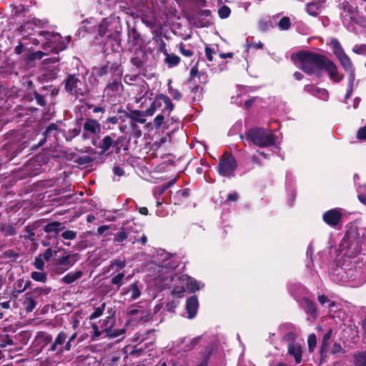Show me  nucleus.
I'll list each match as a JSON object with an SVG mask.
<instances>
[{
    "mask_svg": "<svg viewBox=\"0 0 366 366\" xmlns=\"http://www.w3.org/2000/svg\"><path fill=\"white\" fill-rule=\"evenodd\" d=\"M168 92L173 99L179 101L182 99V94L177 89L169 86Z\"/></svg>",
    "mask_w": 366,
    "mask_h": 366,
    "instance_id": "56",
    "label": "nucleus"
},
{
    "mask_svg": "<svg viewBox=\"0 0 366 366\" xmlns=\"http://www.w3.org/2000/svg\"><path fill=\"white\" fill-rule=\"evenodd\" d=\"M93 162L94 159L88 155L79 157L74 160V162L78 164L79 165L89 164Z\"/></svg>",
    "mask_w": 366,
    "mask_h": 366,
    "instance_id": "47",
    "label": "nucleus"
},
{
    "mask_svg": "<svg viewBox=\"0 0 366 366\" xmlns=\"http://www.w3.org/2000/svg\"><path fill=\"white\" fill-rule=\"evenodd\" d=\"M64 133L65 131L61 129L57 123H49L48 125H45L44 129L41 133V137L39 139L36 144L31 145V149L32 151H36L39 147L44 146L47 142H50V145L57 144L59 142L58 134L60 133Z\"/></svg>",
    "mask_w": 366,
    "mask_h": 366,
    "instance_id": "4",
    "label": "nucleus"
},
{
    "mask_svg": "<svg viewBox=\"0 0 366 366\" xmlns=\"http://www.w3.org/2000/svg\"><path fill=\"white\" fill-rule=\"evenodd\" d=\"M326 71L330 76V78L333 80L335 82H340L342 81V79L344 77V75H339V72L337 70V68L335 63L329 59L328 62L327 63L325 69H323Z\"/></svg>",
    "mask_w": 366,
    "mask_h": 366,
    "instance_id": "20",
    "label": "nucleus"
},
{
    "mask_svg": "<svg viewBox=\"0 0 366 366\" xmlns=\"http://www.w3.org/2000/svg\"><path fill=\"white\" fill-rule=\"evenodd\" d=\"M118 113L123 114L124 117L129 119L132 121L130 123V127L132 129H136L137 127V122L144 124L146 122V119L144 117L147 116V109L144 111H140L138 109L130 110L129 112H127L124 109H119Z\"/></svg>",
    "mask_w": 366,
    "mask_h": 366,
    "instance_id": "9",
    "label": "nucleus"
},
{
    "mask_svg": "<svg viewBox=\"0 0 366 366\" xmlns=\"http://www.w3.org/2000/svg\"><path fill=\"white\" fill-rule=\"evenodd\" d=\"M182 279L183 281H185L187 288L191 292H195L196 291L199 290V282L194 278L188 275H184L182 277Z\"/></svg>",
    "mask_w": 366,
    "mask_h": 366,
    "instance_id": "27",
    "label": "nucleus"
},
{
    "mask_svg": "<svg viewBox=\"0 0 366 366\" xmlns=\"http://www.w3.org/2000/svg\"><path fill=\"white\" fill-rule=\"evenodd\" d=\"M287 353L294 357L296 364L302 362V348L300 344L295 341L290 342L287 346Z\"/></svg>",
    "mask_w": 366,
    "mask_h": 366,
    "instance_id": "17",
    "label": "nucleus"
},
{
    "mask_svg": "<svg viewBox=\"0 0 366 366\" xmlns=\"http://www.w3.org/2000/svg\"><path fill=\"white\" fill-rule=\"evenodd\" d=\"M297 58L300 63V68L307 74H316L320 77L321 71L325 69L329 58L319 53L302 50L297 53Z\"/></svg>",
    "mask_w": 366,
    "mask_h": 366,
    "instance_id": "1",
    "label": "nucleus"
},
{
    "mask_svg": "<svg viewBox=\"0 0 366 366\" xmlns=\"http://www.w3.org/2000/svg\"><path fill=\"white\" fill-rule=\"evenodd\" d=\"M45 55V53L41 51L31 52L28 54L27 59L29 61L40 60Z\"/></svg>",
    "mask_w": 366,
    "mask_h": 366,
    "instance_id": "55",
    "label": "nucleus"
},
{
    "mask_svg": "<svg viewBox=\"0 0 366 366\" xmlns=\"http://www.w3.org/2000/svg\"><path fill=\"white\" fill-rule=\"evenodd\" d=\"M116 137V134H111L109 135L104 136L99 142L97 147L100 149L99 152V155L102 156L104 154H109L111 152H109L112 147H114L117 145L116 141L114 138Z\"/></svg>",
    "mask_w": 366,
    "mask_h": 366,
    "instance_id": "12",
    "label": "nucleus"
},
{
    "mask_svg": "<svg viewBox=\"0 0 366 366\" xmlns=\"http://www.w3.org/2000/svg\"><path fill=\"white\" fill-rule=\"evenodd\" d=\"M237 162L232 154H224L219 160L218 172L222 177H234Z\"/></svg>",
    "mask_w": 366,
    "mask_h": 366,
    "instance_id": "7",
    "label": "nucleus"
},
{
    "mask_svg": "<svg viewBox=\"0 0 366 366\" xmlns=\"http://www.w3.org/2000/svg\"><path fill=\"white\" fill-rule=\"evenodd\" d=\"M302 307L305 312L314 319L318 316L316 304L308 298L302 300Z\"/></svg>",
    "mask_w": 366,
    "mask_h": 366,
    "instance_id": "22",
    "label": "nucleus"
},
{
    "mask_svg": "<svg viewBox=\"0 0 366 366\" xmlns=\"http://www.w3.org/2000/svg\"><path fill=\"white\" fill-rule=\"evenodd\" d=\"M119 118L117 116L108 117L105 120L102 121V127L104 130L112 129L113 125H116L119 123Z\"/></svg>",
    "mask_w": 366,
    "mask_h": 366,
    "instance_id": "32",
    "label": "nucleus"
},
{
    "mask_svg": "<svg viewBox=\"0 0 366 366\" xmlns=\"http://www.w3.org/2000/svg\"><path fill=\"white\" fill-rule=\"evenodd\" d=\"M30 336L31 335L29 331L24 330L15 335V336L13 338H14V340L16 342V345L18 342L22 345H26L28 342Z\"/></svg>",
    "mask_w": 366,
    "mask_h": 366,
    "instance_id": "31",
    "label": "nucleus"
},
{
    "mask_svg": "<svg viewBox=\"0 0 366 366\" xmlns=\"http://www.w3.org/2000/svg\"><path fill=\"white\" fill-rule=\"evenodd\" d=\"M153 40L158 44V51L166 54L167 51V44L162 38V32L159 31L156 33V35L153 37Z\"/></svg>",
    "mask_w": 366,
    "mask_h": 366,
    "instance_id": "34",
    "label": "nucleus"
},
{
    "mask_svg": "<svg viewBox=\"0 0 366 366\" xmlns=\"http://www.w3.org/2000/svg\"><path fill=\"white\" fill-rule=\"evenodd\" d=\"M342 9L344 12L347 14H354L356 11V8L352 6L348 1H344L342 3Z\"/></svg>",
    "mask_w": 366,
    "mask_h": 366,
    "instance_id": "60",
    "label": "nucleus"
},
{
    "mask_svg": "<svg viewBox=\"0 0 366 366\" xmlns=\"http://www.w3.org/2000/svg\"><path fill=\"white\" fill-rule=\"evenodd\" d=\"M16 342L12 336L7 334H0V347L4 348L9 345H14Z\"/></svg>",
    "mask_w": 366,
    "mask_h": 366,
    "instance_id": "36",
    "label": "nucleus"
},
{
    "mask_svg": "<svg viewBox=\"0 0 366 366\" xmlns=\"http://www.w3.org/2000/svg\"><path fill=\"white\" fill-rule=\"evenodd\" d=\"M185 292L184 286L177 285L173 287L172 290V294L177 295L178 297H182L184 296V293Z\"/></svg>",
    "mask_w": 366,
    "mask_h": 366,
    "instance_id": "63",
    "label": "nucleus"
},
{
    "mask_svg": "<svg viewBox=\"0 0 366 366\" xmlns=\"http://www.w3.org/2000/svg\"><path fill=\"white\" fill-rule=\"evenodd\" d=\"M279 27L282 30H287L291 26L290 19L287 16H283L278 23Z\"/></svg>",
    "mask_w": 366,
    "mask_h": 366,
    "instance_id": "51",
    "label": "nucleus"
},
{
    "mask_svg": "<svg viewBox=\"0 0 366 366\" xmlns=\"http://www.w3.org/2000/svg\"><path fill=\"white\" fill-rule=\"evenodd\" d=\"M64 229V223L58 221L51 222L44 227V231L47 233L50 239H56L59 232Z\"/></svg>",
    "mask_w": 366,
    "mask_h": 366,
    "instance_id": "14",
    "label": "nucleus"
},
{
    "mask_svg": "<svg viewBox=\"0 0 366 366\" xmlns=\"http://www.w3.org/2000/svg\"><path fill=\"white\" fill-rule=\"evenodd\" d=\"M105 306H106V303L104 302L99 307H95L94 312H92L90 315L89 319L94 320V319L100 317L103 314V312L105 310Z\"/></svg>",
    "mask_w": 366,
    "mask_h": 366,
    "instance_id": "48",
    "label": "nucleus"
},
{
    "mask_svg": "<svg viewBox=\"0 0 366 366\" xmlns=\"http://www.w3.org/2000/svg\"><path fill=\"white\" fill-rule=\"evenodd\" d=\"M133 52L135 56L131 58V64L138 69L143 68L147 59L146 51L143 48H135Z\"/></svg>",
    "mask_w": 366,
    "mask_h": 366,
    "instance_id": "15",
    "label": "nucleus"
},
{
    "mask_svg": "<svg viewBox=\"0 0 366 366\" xmlns=\"http://www.w3.org/2000/svg\"><path fill=\"white\" fill-rule=\"evenodd\" d=\"M202 73L198 70V61L192 67L189 73V78L187 80L188 84H193L195 76L200 78Z\"/></svg>",
    "mask_w": 366,
    "mask_h": 366,
    "instance_id": "41",
    "label": "nucleus"
},
{
    "mask_svg": "<svg viewBox=\"0 0 366 366\" xmlns=\"http://www.w3.org/2000/svg\"><path fill=\"white\" fill-rule=\"evenodd\" d=\"M352 51L357 54L365 55L366 54V44H355L352 48Z\"/></svg>",
    "mask_w": 366,
    "mask_h": 366,
    "instance_id": "58",
    "label": "nucleus"
},
{
    "mask_svg": "<svg viewBox=\"0 0 366 366\" xmlns=\"http://www.w3.org/2000/svg\"><path fill=\"white\" fill-rule=\"evenodd\" d=\"M39 36L43 37L45 42L43 43V49H46L51 48V51L57 54L59 51L66 49V44L70 41V37L66 39V43L64 41H61V36L59 34H54L47 31H41Z\"/></svg>",
    "mask_w": 366,
    "mask_h": 366,
    "instance_id": "5",
    "label": "nucleus"
},
{
    "mask_svg": "<svg viewBox=\"0 0 366 366\" xmlns=\"http://www.w3.org/2000/svg\"><path fill=\"white\" fill-rule=\"evenodd\" d=\"M31 277L36 281L45 283L47 281V274L44 272H32Z\"/></svg>",
    "mask_w": 366,
    "mask_h": 366,
    "instance_id": "40",
    "label": "nucleus"
},
{
    "mask_svg": "<svg viewBox=\"0 0 366 366\" xmlns=\"http://www.w3.org/2000/svg\"><path fill=\"white\" fill-rule=\"evenodd\" d=\"M34 265L38 270L42 271L44 269V262L39 255L36 256L34 259Z\"/></svg>",
    "mask_w": 366,
    "mask_h": 366,
    "instance_id": "61",
    "label": "nucleus"
},
{
    "mask_svg": "<svg viewBox=\"0 0 366 366\" xmlns=\"http://www.w3.org/2000/svg\"><path fill=\"white\" fill-rule=\"evenodd\" d=\"M46 97V93L43 92L42 90L37 91L34 90L33 92H28L26 94V97L30 101H36V104L40 107H45L47 104V102L45 99Z\"/></svg>",
    "mask_w": 366,
    "mask_h": 366,
    "instance_id": "19",
    "label": "nucleus"
},
{
    "mask_svg": "<svg viewBox=\"0 0 366 366\" xmlns=\"http://www.w3.org/2000/svg\"><path fill=\"white\" fill-rule=\"evenodd\" d=\"M83 130L89 132L90 134L97 135L102 130V124L96 119L86 118L83 125Z\"/></svg>",
    "mask_w": 366,
    "mask_h": 366,
    "instance_id": "16",
    "label": "nucleus"
},
{
    "mask_svg": "<svg viewBox=\"0 0 366 366\" xmlns=\"http://www.w3.org/2000/svg\"><path fill=\"white\" fill-rule=\"evenodd\" d=\"M330 345V342L328 341H322L321 346L320 348V360L323 361L326 359L327 356V352H328V347Z\"/></svg>",
    "mask_w": 366,
    "mask_h": 366,
    "instance_id": "44",
    "label": "nucleus"
},
{
    "mask_svg": "<svg viewBox=\"0 0 366 366\" xmlns=\"http://www.w3.org/2000/svg\"><path fill=\"white\" fill-rule=\"evenodd\" d=\"M142 284L139 281H135L128 287H123L121 291L122 295L130 294L129 301L137 300L142 295Z\"/></svg>",
    "mask_w": 366,
    "mask_h": 366,
    "instance_id": "11",
    "label": "nucleus"
},
{
    "mask_svg": "<svg viewBox=\"0 0 366 366\" xmlns=\"http://www.w3.org/2000/svg\"><path fill=\"white\" fill-rule=\"evenodd\" d=\"M39 337L43 342V347H46L49 344L51 345L54 342L52 335L46 332H41Z\"/></svg>",
    "mask_w": 366,
    "mask_h": 366,
    "instance_id": "46",
    "label": "nucleus"
},
{
    "mask_svg": "<svg viewBox=\"0 0 366 366\" xmlns=\"http://www.w3.org/2000/svg\"><path fill=\"white\" fill-rule=\"evenodd\" d=\"M174 105L172 102L170 98L163 94H157L154 101L147 109V116H152L158 109L162 110L164 114L169 115L170 112L174 109Z\"/></svg>",
    "mask_w": 366,
    "mask_h": 366,
    "instance_id": "6",
    "label": "nucleus"
},
{
    "mask_svg": "<svg viewBox=\"0 0 366 366\" xmlns=\"http://www.w3.org/2000/svg\"><path fill=\"white\" fill-rule=\"evenodd\" d=\"M342 214L339 209L335 208L325 212L322 214L323 221L332 227H336L342 221Z\"/></svg>",
    "mask_w": 366,
    "mask_h": 366,
    "instance_id": "10",
    "label": "nucleus"
},
{
    "mask_svg": "<svg viewBox=\"0 0 366 366\" xmlns=\"http://www.w3.org/2000/svg\"><path fill=\"white\" fill-rule=\"evenodd\" d=\"M164 115L165 114L162 113V114H158L154 119L153 123H154V127L155 129H158L162 125L164 119Z\"/></svg>",
    "mask_w": 366,
    "mask_h": 366,
    "instance_id": "62",
    "label": "nucleus"
},
{
    "mask_svg": "<svg viewBox=\"0 0 366 366\" xmlns=\"http://www.w3.org/2000/svg\"><path fill=\"white\" fill-rule=\"evenodd\" d=\"M199 308V301L197 295L189 297L186 302V310L188 314V318H194Z\"/></svg>",
    "mask_w": 366,
    "mask_h": 366,
    "instance_id": "18",
    "label": "nucleus"
},
{
    "mask_svg": "<svg viewBox=\"0 0 366 366\" xmlns=\"http://www.w3.org/2000/svg\"><path fill=\"white\" fill-rule=\"evenodd\" d=\"M163 54L165 56L164 63L169 68L177 66L181 61L180 57L173 53L169 54L166 51V54Z\"/></svg>",
    "mask_w": 366,
    "mask_h": 366,
    "instance_id": "26",
    "label": "nucleus"
},
{
    "mask_svg": "<svg viewBox=\"0 0 366 366\" xmlns=\"http://www.w3.org/2000/svg\"><path fill=\"white\" fill-rule=\"evenodd\" d=\"M0 232L4 236H14L16 234V229L11 224L0 223Z\"/></svg>",
    "mask_w": 366,
    "mask_h": 366,
    "instance_id": "33",
    "label": "nucleus"
},
{
    "mask_svg": "<svg viewBox=\"0 0 366 366\" xmlns=\"http://www.w3.org/2000/svg\"><path fill=\"white\" fill-rule=\"evenodd\" d=\"M67 269H68L66 267L61 265L55 264V263L54 262L51 272L54 274H61Z\"/></svg>",
    "mask_w": 366,
    "mask_h": 366,
    "instance_id": "59",
    "label": "nucleus"
},
{
    "mask_svg": "<svg viewBox=\"0 0 366 366\" xmlns=\"http://www.w3.org/2000/svg\"><path fill=\"white\" fill-rule=\"evenodd\" d=\"M121 78L122 74L117 75L111 83H109L106 89L111 90L113 92H117L119 90L120 86H122L121 84Z\"/></svg>",
    "mask_w": 366,
    "mask_h": 366,
    "instance_id": "37",
    "label": "nucleus"
},
{
    "mask_svg": "<svg viewBox=\"0 0 366 366\" xmlns=\"http://www.w3.org/2000/svg\"><path fill=\"white\" fill-rule=\"evenodd\" d=\"M19 257V254L14 249H7L3 253V257L5 259H9L11 261H16Z\"/></svg>",
    "mask_w": 366,
    "mask_h": 366,
    "instance_id": "54",
    "label": "nucleus"
},
{
    "mask_svg": "<svg viewBox=\"0 0 366 366\" xmlns=\"http://www.w3.org/2000/svg\"><path fill=\"white\" fill-rule=\"evenodd\" d=\"M124 277V274L123 272L119 273L112 278L111 282L114 285H117L118 287H120L122 285H124V282H123Z\"/></svg>",
    "mask_w": 366,
    "mask_h": 366,
    "instance_id": "52",
    "label": "nucleus"
},
{
    "mask_svg": "<svg viewBox=\"0 0 366 366\" xmlns=\"http://www.w3.org/2000/svg\"><path fill=\"white\" fill-rule=\"evenodd\" d=\"M81 131V128L80 126L69 129L66 134L65 135L66 141L71 142L74 138L80 134Z\"/></svg>",
    "mask_w": 366,
    "mask_h": 366,
    "instance_id": "39",
    "label": "nucleus"
},
{
    "mask_svg": "<svg viewBox=\"0 0 366 366\" xmlns=\"http://www.w3.org/2000/svg\"><path fill=\"white\" fill-rule=\"evenodd\" d=\"M67 339L66 330L60 331L54 342L51 344L48 352H51L56 356L61 355L64 352H69L71 350L70 342H67Z\"/></svg>",
    "mask_w": 366,
    "mask_h": 366,
    "instance_id": "8",
    "label": "nucleus"
},
{
    "mask_svg": "<svg viewBox=\"0 0 366 366\" xmlns=\"http://www.w3.org/2000/svg\"><path fill=\"white\" fill-rule=\"evenodd\" d=\"M108 235H113L112 233L107 234ZM128 237L127 232L124 229L123 227H122V230L117 234H114L113 242L116 244H122V243L126 240Z\"/></svg>",
    "mask_w": 366,
    "mask_h": 366,
    "instance_id": "35",
    "label": "nucleus"
},
{
    "mask_svg": "<svg viewBox=\"0 0 366 366\" xmlns=\"http://www.w3.org/2000/svg\"><path fill=\"white\" fill-rule=\"evenodd\" d=\"M308 350L310 352H313L317 345V337L315 334L311 333L307 337Z\"/></svg>",
    "mask_w": 366,
    "mask_h": 366,
    "instance_id": "49",
    "label": "nucleus"
},
{
    "mask_svg": "<svg viewBox=\"0 0 366 366\" xmlns=\"http://www.w3.org/2000/svg\"><path fill=\"white\" fill-rule=\"evenodd\" d=\"M247 140L259 147H267L275 144L276 137L269 130L262 127H254L244 133Z\"/></svg>",
    "mask_w": 366,
    "mask_h": 366,
    "instance_id": "2",
    "label": "nucleus"
},
{
    "mask_svg": "<svg viewBox=\"0 0 366 366\" xmlns=\"http://www.w3.org/2000/svg\"><path fill=\"white\" fill-rule=\"evenodd\" d=\"M231 9L228 6L223 5L218 9V15L220 19H226L229 16Z\"/></svg>",
    "mask_w": 366,
    "mask_h": 366,
    "instance_id": "50",
    "label": "nucleus"
},
{
    "mask_svg": "<svg viewBox=\"0 0 366 366\" xmlns=\"http://www.w3.org/2000/svg\"><path fill=\"white\" fill-rule=\"evenodd\" d=\"M213 24L212 11L209 9H201L197 12V27H209Z\"/></svg>",
    "mask_w": 366,
    "mask_h": 366,
    "instance_id": "13",
    "label": "nucleus"
},
{
    "mask_svg": "<svg viewBox=\"0 0 366 366\" xmlns=\"http://www.w3.org/2000/svg\"><path fill=\"white\" fill-rule=\"evenodd\" d=\"M325 1V0H318L317 1H312L308 3L306 6L307 12L312 16H318L321 4Z\"/></svg>",
    "mask_w": 366,
    "mask_h": 366,
    "instance_id": "25",
    "label": "nucleus"
},
{
    "mask_svg": "<svg viewBox=\"0 0 366 366\" xmlns=\"http://www.w3.org/2000/svg\"><path fill=\"white\" fill-rule=\"evenodd\" d=\"M51 292L50 287H35L31 291L27 292L26 293L31 295L34 299H38L41 295H46Z\"/></svg>",
    "mask_w": 366,
    "mask_h": 366,
    "instance_id": "28",
    "label": "nucleus"
},
{
    "mask_svg": "<svg viewBox=\"0 0 366 366\" xmlns=\"http://www.w3.org/2000/svg\"><path fill=\"white\" fill-rule=\"evenodd\" d=\"M128 36L132 41V49L134 50L135 48H142L144 40L136 27L129 29ZM130 49H132V48Z\"/></svg>",
    "mask_w": 366,
    "mask_h": 366,
    "instance_id": "21",
    "label": "nucleus"
},
{
    "mask_svg": "<svg viewBox=\"0 0 366 366\" xmlns=\"http://www.w3.org/2000/svg\"><path fill=\"white\" fill-rule=\"evenodd\" d=\"M23 305L26 312H31L36 306V299L26 293L25 298L23 302Z\"/></svg>",
    "mask_w": 366,
    "mask_h": 366,
    "instance_id": "30",
    "label": "nucleus"
},
{
    "mask_svg": "<svg viewBox=\"0 0 366 366\" xmlns=\"http://www.w3.org/2000/svg\"><path fill=\"white\" fill-rule=\"evenodd\" d=\"M76 235H77V232L74 231V230H66V231L63 232L61 234V237L64 239H69V240H73V239H76Z\"/></svg>",
    "mask_w": 366,
    "mask_h": 366,
    "instance_id": "57",
    "label": "nucleus"
},
{
    "mask_svg": "<svg viewBox=\"0 0 366 366\" xmlns=\"http://www.w3.org/2000/svg\"><path fill=\"white\" fill-rule=\"evenodd\" d=\"M66 336L68 337L67 342H70V348L75 347L78 343H79L82 340H79L76 344H74L76 337L77 333L76 332L70 334V332L66 330Z\"/></svg>",
    "mask_w": 366,
    "mask_h": 366,
    "instance_id": "53",
    "label": "nucleus"
},
{
    "mask_svg": "<svg viewBox=\"0 0 366 366\" xmlns=\"http://www.w3.org/2000/svg\"><path fill=\"white\" fill-rule=\"evenodd\" d=\"M338 60L345 71H347L349 70H351L352 69H354L350 57L347 55L342 57L341 59H340Z\"/></svg>",
    "mask_w": 366,
    "mask_h": 366,
    "instance_id": "42",
    "label": "nucleus"
},
{
    "mask_svg": "<svg viewBox=\"0 0 366 366\" xmlns=\"http://www.w3.org/2000/svg\"><path fill=\"white\" fill-rule=\"evenodd\" d=\"M71 257L72 255L71 254L62 255L61 257L54 258L53 262H54L55 264L61 265L69 269L76 262L75 259H71Z\"/></svg>",
    "mask_w": 366,
    "mask_h": 366,
    "instance_id": "24",
    "label": "nucleus"
},
{
    "mask_svg": "<svg viewBox=\"0 0 366 366\" xmlns=\"http://www.w3.org/2000/svg\"><path fill=\"white\" fill-rule=\"evenodd\" d=\"M178 50L179 53L186 57H191L194 55V51L190 49H187L186 46L183 42H180L177 45Z\"/></svg>",
    "mask_w": 366,
    "mask_h": 366,
    "instance_id": "45",
    "label": "nucleus"
},
{
    "mask_svg": "<svg viewBox=\"0 0 366 366\" xmlns=\"http://www.w3.org/2000/svg\"><path fill=\"white\" fill-rule=\"evenodd\" d=\"M357 138L360 140H366V124L357 130Z\"/></svg>",
    "mask_w": 366,
    "mask_h": 366,
    "instance_id": "64",
    "label": "nucleus"
},
{
    "mask_svg": "<svg viewBox=\"0 0 366 366\" xmlns=\"http://www.w3.org/2000/svg\"><path fill=\"white\" fill-rule=\"evenodd\" d=\"M62 84L64 86L65 92L76 99L84 97L89 93L86 82L81 80L79 74H67L62 81Z\"/></svg>",
    "mask_w": 366,
    "mask_h": 366,
    "instance_id": "3",
    "label": "nucleus"
},
{
    "mask_svg": "<svg viewBox=\"0 0 366 366\" xmlns=\"http://www.w3.org/2000/svg\"><path fill=\"white\" fill-rule=\"evenodd\" d=\"M83 274L84 272L81 270H76L74 272H71L65 274L61 279V282L66 285H71L77 280L80 279L83 276Z\"/></svg>",
    "mask_w": 366,
    "mask_h": 366,
    "instance_id": "23",
    "label": "nucleus"
},
{
    "mask_svg": "<svg viewBox=\"0 0 366 366\" xmlns=\"http://www.w3.org/2000/svg\"><path fill=\"white\" fill-rule=\"evenodd\" d=\"M355 366H366V351L354 355Z\"/></svg>",
    "mask_w": 366,
    "mask_h": 366,
    "instance_id": "38",
    "label": "nucleus"
},
{
    "mask_svg": "<svg viewBox=\"0 0 366 366\" xmlns=\"http://www.w3.org/2000/svg\"><path fill=\"white\" fill-rule=\"evenodd\" d=\"M202 340V336H197L192 339H191L189 341H187V338L184 337L182 339V342L183 344H185L184 345V350L185 351H191L194 350L200 342V340Z\"/></svg>",
    "mask_w": 366,
    "mask_h": 366,
    "instance_id": "29",
    "label": "nucleus"
},
{
    "mask_svg": "<svg viewBox=\"0 0 366 366\" xmlns=\"http://www.w3.org/2000/svg\"><path fill=\"white\" fill-rule=\"evenodd\" d=\"M214 346L209 345L204 348V351L201 353L204 360L209 362V360L213 354Z\"/></svg>",
    "mask_w": 366,
    "mask_h": 366,
    "instance_id": "43",
    "label": "nucleus"
}]
</instances>
